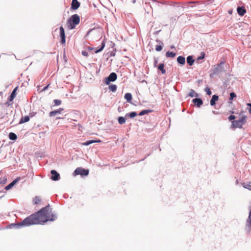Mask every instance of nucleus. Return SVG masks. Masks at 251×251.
Returning <instances> with one entry per match:
<instances>
[{
    "mask_svg": "<svg viewBox=\"0 0 251 251\" xmlns=\"http://www.w3.org/2000/svg\"><path fill=\"white\" fill-rule=\"evenodd\" d=\"M56 216L52 212L49 205L45 206L34 214H32L25 219L22 222L11 226L16 228L23 226H27L32 225L43 224L48 221H53L56 219Z\"/></svg>",
    "mask_w": 251,
    "mask_h": 251,
    "instance_id": "nucleus-1",
    "label": "nucleus"
},
{
    "mask_svg": "<svg viewBox=\"0 0 251 251\" xmlns=\"http://www.w3.org/2000/svg\"><path fill=\"white\" fill-rule=\"evenodd\" d=\"M80 22V17L78 15L75 14L71 16L67 21V25L70 29H74L76 25Z\"/></svg>",
    "mask_w": 251,
    "mask_h": 251,
    "instance_id": "nucleus-2",
    "label": "nucleus"
},
{
    "mask_svg": "<svg viewBox=\"0 0 251 251\" xmlns=\"http://www.w3.org/2000/svg\"><path fill=\"white\" fill-rule=\"evenodd\" d=\"M159 3L162 5H169L170 6H172L175 8H179V7L181 6V5L183 4H188L190 3V2H187V3H181V2H178V1H174V0H162L160 1H158Z\"/></svg>",
    "mask_w": 251,
    "mask_h": 251,
    "instance_id": "nucleus-3",
    "label": "nucleus"
},
{
    "mask_svg": "<svg viewBox=\"0 0 251 251\" xmlns=\"http://www.w3.org/2000/svg\"><path fill=\"white\" fill-rule=\"evenodd\" d=\"M224 64L225 62L222 61L220 64L213 66L211 69L212 73L210 75V77L224 72L225 71L223 67Z\"/></svg>",
    "mask_w": 251,
    "mask_h": 251,
    "instance_id": "nucleus-4",
    "label": "nucleus"
},
{
    "mask_svg": "<svg viewBox=\"0 0 251 251\" xmlns=\"http://www.w3.org/2000/svg\"><path fill=\"white\" fill-rule=\"evenodd\" d=\"M74 173L75 175L87 176L89 174V170L79 167L75 169Z\"/></svg>",
    "mask_w": 251,
    "mask_h": 251,
    "instance_id": "nucleus-5",
    "label": "nucleus"
},
{
    "mask_svg": "<svg viewBox=\"0 0 251 251\" xmlns=\"http://www.w3.org/2000/svg\"><path fill=\"white\" fill-rule=\"evenodd\" d=\"M117 76L116 73H111L108 77L106 78L105 82L106 84H109L110 81H114L116 80Z\"/></svg>",
    "mask_w": 251,
    "mask_h": 251,
    "instance_id": "nucleus-6",
    "label": "nucleus"
},
{
    "mask_svg": "<svg viewBox=\"0 0 251 251\" xmlns=\"http://www.w3.org/2000/svg\"><path fill=\"white\" fill-rule=\"evenodd\" d=\"M178 2H181V3L190 2V3L188 4H183L181 5L180 7H179V8L184 9V8H185L184 6H186V8H188L189 7L193 8L194 6L193 5H191V4H194V3H199L200 2L198 1H186V2L178 1Z\"/></svg>",
    "mask_w": 251,
    "mask_h": 251,
    "instance_id": "nucleus-7",
    "label": "nucleus"
},
{
    "mask_svg": "<svg viewBox=\"0 0 251 251\" xmlns=\"http://www.w3.org/2000/svg\"><path fill=\"white\" fill-rule=\"evenodd\" d=\"M60 36L61 37V43L64 44L66 42L65 40V33L64 28L62 26L60 27Z\"/></svg>",
    "mask_w": 251,
    "mask_h": 251,
    "instance_id": "nucleus-8",
    "label": "nucleus"
},
{
    "mask_svg": "<svg viewBox=\"0 0 251 251\" xmlns=\"http://www.w3.org/2000/svg\"><path fill=\"white\" fill-rule=\"evenodd\" d=\"M51 174V179L53 180L56 181L59 178V174L55 170H51L50 172Z\"/></svg>",
    "mask_w": 251,
    "mask_h": 251,
    "instance_id": "nucleus-9",
    "label": "nucleus"
},
{
    "mask_svg": "<svg viewBox=\"0 0 251 251\" xmlns=\"http://www.w3.org/2000/svg\"><path fill=\"white\" fill-rule=\"evenodd\" d=\"M80 5V3L77 0H72L71 3V8L73 10L77 9Z\"/></svg>",
    "mask_w": 251,
    "mask_h": 251,
    "instance_id": "nucleus-10",
    "label": "nucleus"
},
{
    "mask_svg": "<svg viewBox=\"0 0 251 251\" xmlns=\"http://www.w3.org/2000/svg\"><path fill=\"white\" fill-rule=\"evenodd\" d=\"M237 11L238 14L241 16H244L246 13V10L245 7L243 6L238 7L237 8Z\"/></svg>",
    "mask_w": 251,
    "mask_h": 251,
    "instance_id": "nucleus-11",
    "label": "nucleus"
},
{
    "mask_svg": "<svg viewBox=\"0 0 251 251\" xmlns=\"http://www.w3.org/2000/svg\"><path fill=\"white\" fill-rule=\"evenodd\" d=\"M242 124L239 120L233 121L232 122V126L233 128H242Z\"/></svg>",
    "mask_w": 251,
    "mask_h": 251,
    "instance_id": "nucleus-12",
    "label": "nucleus"
},
{
    "mask_svg": "<svg viewBox=\"0 0 251 251\" xmlns=\"http://www.w3.org/2000/svg\"><path fill=\"white\" fill-rule=\"evenodd\" d=\"M18 89V87H16L14 89L10 96L9 97V98L8 99L9 101H12L14 100V99L15 98V97L16 96V94H17L16 92H17Z\"/></svg>",
    "mask_w": 251,
    "mask_h": 251,
    "instance_id": "nucleus-13",
    "label": "nucleus"
},
{
    "mask_svg": "<svg viewBox=\"0 0 251 251\" xmlns=\"http://www.w3.org/2000/svg\"><path fill=\"white\" fill-rule=\"evenodd\" d=\"M63 110V108H60L57 110L52 111L50 112L49 116L50 117H52L55 116V115L57 114H60L61 113V112Z\"/></svg>",
    "mask_w": 251,
    "mask_h": 251,
    "instance_id": "nucleus-14",
    "label": "nucleus"
},
{
    "mask_svg": "<svg viewBox=\"0 0 251 251\" xmlns=\"http://www.w3.org/2000/svg\"><path fill=\"white\" fill-rule=\"evenodd\" d=\"M101 142V141L100 140H89L84 143H82V145H84V146H88L93 143H100Z\"/></svg>",
    "mask_w": 251,
    "mask_h": 251,
    "instance_id": "nucleus-15",
    "label": "nucleus"
},
{
    "mask_svg": "<svg viewBox=\"0 0 251 251\" xmlns=\"http://www.w3.org/2000/svg\"><path fill=\"white\" fill-rule=\"evenodd\" d=\"M193 101L198 107H200L203 103L202 100L198 98L193 99Z\"/></svg>",
    "mask_w": 251,
    "mask_h": 251,
    "instance_id": "nucleus-16",
    "label": "nucleus"
},
{
    "mask_svg": "<svg viewBox=\"0 0 251 251\" xmlns=\"http://www.w3.org/2000/svg\"><path fill=\"white\" fill-rule=\"evenodd\" d=\"M177 61L181 65H183L185 63V58L182 56H179L177 58Z\"/></svg>",
    "mask_w": 251,
    "mask_h": 251,
    "instance_id": "nucleus-17",
    "label": "nucleus"
},
{
    "mask_svg": "<svg viewBox=\"0 0 251 251\" xmlns=\"http://www.w3.org/2000/svg\"><path fill=\"white\" fill-rule=\"evenodd\" d=\"M219 97L218 96L214 95L212 97V99L210 100V104L213 106L215 104V102L218 100Z\"/></svg>",
    "mask_w": 251,
    "mask_h": 251,
    "instance_id": "nucleus-18",
    "label": "nucleus"
},
{
    "mask_svg": "<svg viewBox=\"0 0 251 251\" xmlns=\"http://www.w3.org/2000/svg\"><path fill=\"white\" fill-rule=\"evenodd\" d=\"M18 180H19V179H15L12 182H11L9 184L7 185L5 187V189L7 190L11 189L18 181Z\"/></svg>",
    "mask_w": 251,
    "mask_h": 251,
    "instance_id": "nucleus-19",
    "label": "nucleus"
},
{
    "mask_svg": "<svg viewBox=\"0 0 251 251\" xmlns=\"http://www.w3.org/2000/svg\"><path fill=\"white\" fill-rule=\"evenodd\" d=\"M194 61L195 60L193 58L192 56H188L187 57V62L190 66H192L193 64Z\"/></svg>",
    "mask_w": 251,
    "mask_h": 251,
    "instance_id": "nucleus-20",
    "label": "nucleus"
},
{
    "mask_svg": "<svg viewBox=\"0 0 251 251\" xmlns=\"http://www.w3.org/2000/svg\"><path fill=\"white\" fill-rule=\"evenodd\" d=\"M125 98L127 102H130L132 99V95L129 93H127L125 95Z\"/></svg>",
    "mask_w": 251,
    "mask_h": 251,
    "instance_id": "nucleus-21",
    "label": "nucleus"
},
{
    "mask_svg": "<svg viewBox=\"0 0 251 251\" xmlns=\"http://www.w3.org/2000/svg\"><path fill=\"white\" fill-rule=\"evenodd\" d=\"M29 117L28 116H25L24 117H22L19 123L23 124V123H24L29 121Z\"/></svg>",
    "mask_w": 251,
    "mask_h": 251,
    "instance_id": "nucleus-22",
    "label": "nucleus"
},
{
    "mask_svg": "<svg viewBox=\"0 0 251 251\" xmlns=\"http://www.w3.org/2000/svg\"><path fill=\"white\" fill-rule=\"evenodd\" d=\"M176 54L173 52L168 51L166 53V56L167 57L174 58L176 56Z\"/></svg>",
    "mask_w": 251,
    "mask_h": 251,
    "instance_id": "nucleus-23",
    "label": "nucleus"
},
{
    "mask_svg": "<svg viewBox=\"0 0 251 251\" xmlns=\"http://www.w3.org/2000/svg\"><path fill=\"white\" fill-rule=\"evenodd\" d=\"M158 69L161 71L162 74L166 73V71L164 69V65L163 63L160 64L158 66Z\"/></svg>",
    "mask_w": 251,
    "mask_h": 251,
    "instance_id": "nucleus-24",
    "label": "nucleus"
},
{
    "mask_svg": "<svg viewBox=\"0 0 251 251\" xmlns=\"http://www.w3.org/2000/svg\"><path fill=\"white\" fill-rule=\"evenodd\" d=\"M9 138L11 140H15L17 138V135L13 132H10L9 134Z\"/></svg>",
    "mask_w": 251,
    "mask_h": 251,
    "instance_id": "nucleus-25",
    "label": "nucleus"
},
{
    "mask_svg": "<svg viewBox=\"0 0 251 251\" xmlns=\"http://www.w3.org/2000/svg\"><path fill=\"white\" fill-rule=\"evenodd\" d=\"M246 226L249 228V231L251 230V217L250 215L247 222Z\"/></svg>",
    "mask_w": 251,
    "mask_h": 251,
    "instance_id": "nucleus-26",
    "label": "nucleus"
},
{
    "mask_svg": "<svg viewBox=\"0 0 251 251\" xmlns=\"http://www.w3.org/2000/svg\"><path fill=\"white\" fill-rule=\"evenodd\" d=\"M159 42H160V45H156L155 46V50L157 51H160L162 50V46L163 45V43L161 41H159Z\"/></svg>",
    "mask_w": 251,
    "mask_h": 251,
    "instance_id": "nucleus-27",
    "label": "nucleus"
},
{
    "mask_svg": "<svg viewBox=\"0 0 251 251\" xmlns=\"http://www.w3.org/2000/svg\"><path fill=\"white\" fill-rule=\"evenodd\" d=\"M242 186L244 188L251 191V182H250L248 183H243L242 184Z\"/></svg>",
    "mask_w": 251,
    "mask_h": 251,
    "instance_id": "nucleus-28",
    "label": "nucleus"
},
{
    "mask_svg": "<svg viewBox=\"0 0 251 251\" xmlns=\"http://www.w3.org/2000/svg\"><path fill=\"white\" fill-rule=\"evenodd\" d=\"M189 96L191 97H198V94L194 90L191 89L190 90V92L189 93Z\"/></svg>",
    "mask_w": 251,
    "mask_h": 251,
    "instance_id": "nucleus-29",
    "label": "nucleus"
},
{
    "mask_svg": "<svg viewBox=\"0 0 251 251\" xmlns=\"http://www.w3.org/2000/svg\"><path fill=\"white\" fill-rule=\"evenodd\" d=\"M152 110H144L140 112L139 114V116H143L145 114H148L149 113L151 112Z\"/></svg>",
    "mask_w": 251,
    "mask_h": 251,
    "instance_id": "nucleus-30",
    "label": "nucleus"
},
{
    "mask_svg": "<svg viewBox=\"0 0 251 251\" xmlns=\"http://www.w3.org/2000/svg\"><path fill=\"white\" fill-rule=\"evenodd\" d=\"M41 201V199H40V198L39 197H35L34 198H33V202L34 203V204H38Z\"/></svg>",
    "mask_w": 251,
    "mask_h": 251,
    "instance_id": "nucleus-31",
    "label": "nucleus"
},
{
    "mask_svg": "<svg viewBox=\"0 0 251 251\" xmlns=\"http://www.w3.org/2000/svg\"><path fill=\"white\" fill-rule=\"evenodd\" d=\"M118 122L121 125L124 124L126 123V119L123 117H120L118 118Z\"/></svg>",
    "mask_w": 251,
    "mask_h": 251,
    "instance_id": "nucleus-32",
    "label": "nucleus"
},
{
    "mask_svg": "<svg viewBox=\"0 0 251 251\" xmlns=\"http://www.w3.org/2000/svg\"><path fill=\"white\" fill-rule=\"evenodd\" d=\"M109 89L110 91L112 92H115L117 90V86L116 85L113 84L110 85L109 86Z\"/></svg>",
    "mask_w": 251,
    "mask_h": 251,
    "instance_id": "nucleus-33",
    "label": "nucleus"
},
{
    "mask_svg": "<svg viewBox=\"0 0 251 251\" xmlns=\"http://www.w3.org/2000/svg\"><path fill=\"white\" fill-rule=\"evenodd\" d=\"M137 115V114L136 112H132L129 114H127L126 115V116H128L129 117H130V118H134L135 117V116H136Z\"/></svg>",
    "mask_w": 251,
    "mask_h": 251,
    "instance_id": "nucleus-34",
    "label": "nucleus"
},
{
    "mask_svg": "<svg viewBox=\"0 0 251 251\" xmlns=\"http://www.w3.org/2000/svg\"><path fill=\"white\" fill-rule=\"evenodd\" d=\"M246 117L245 116H242V118L239 120V121L241 122V124L243 125L246 123Z\"/></svg>",
    "mask_w": 251,
    "mask_h": 251,
    "instance_id": "nucleus-35",
    "label": "nucleus"
},
{
    "mask_svg": "<svg viewBox=\"0 0 251 251\" xmlns=\"http://www.w3.org/2000/svg\"><path fill=\"white\" fill-rule=\"evenodd\" d=\"M53 102L54 103V105H59L61 104L62 101L59 100H54Z\"/></svg>",
    "mask_w": 251,
    "mask_h": 251,
    "instance_id": "nucleus-36",
    "label": "nucleus"
},
{
    "mask_svg": "<svg viewBox=\"0 0 251 251\" xmlns=\"http://www.w3.org/2000/svg\"><path fill=\"white\" fill-rule=\"evenodd\" d=\"M104 46H105L104 43H102V44H101V47L100 49L96 50L95 51V53H98V52L101 51L103 50V49L104 48Z\"/></svg>",
    "mask_w": 251,
    "mask_h": 251,
    "instance_id": "nucleus-37",
    "label": "nucleus"
},
{
    "mask_svg": "<svg viewBox=\"0 0 251 251\" xmlns=\"http://www.w3.org/2000/svg\"><path fill=\"white\" fill-rule=\"evenodd\" d=\"M236 97V94L234 92H231L230 93V98L229 99L230 100H232L233 99V98H235Z\"/></svg>",
    "mask_w": 251,
    "mask_h": 251,
    "instance_id": "nucleus-38",
    "label": "nucleus"
},
{
    "mask_svg": "<svg viewBox=\"0 0 251 251\" xmlns=\"http://www.w3.org/2000/svg\"><path fill=\"white\" fill-rule=\"evenodd\" d=\"M205 91L208 95H210L211 94V91L209 88H206L205 89Z\"/></svg>",
    "mask_w": 251,
    "mask_h": 251,
    "instance_id": "nucleus-39",
    "label": "nucleus"
},
{
    "mask_svg": "<svg viewBox=\"0 0 251 251\" xmlns=\"http://www.w3.org/2000/svg\"><path fill=\"white\" fill-rule=\"evenodd\" d=\"M82 54L84 56H88V53L87 51L85 50H83L82 51Z\"/></svg>",
    "mask_w": 251,
    "mask_h": 251,
    "instance_id": "nucleus-40",
    "label": "nucleus"
},
{
    "mask_svg": "<svg viewBox=\"0 0 251 251\" xmlns=\"http://www.w3.org/2000/svg\"><path fill=\"white\" fill-rule=\"evenodd\" d=\"M235 119V116H234V115H230L229 117H228V120H234Z\"/></svg>",
    "mask_w": 251,
    "mask_h": 251,
    "instance_id": "nucleus-41",
    "label": "nucleus"
},
{
    "mask_svg": "<svg viewBox=\"0 0 251 251\" xmlns=\"http://www.w3.org/2000/svg\"><path fill=\"white\" fill-rule=\"evenodd\" d=\"M49 86H50V84H48V85L47 86H46V87H44V88L42 90L41 92L44 91H45L46 90H47V89L48 88V87H49Z\"/></svg>",
    "mask_w": 251,
    "mask_h": 251,
    "instance_id": "nucleus-42",
    "label": "nucleus"
},
{
    "mask_svg": "<svg viewBox=\"0 0 251 251\" xmlns=\"http://www.w3.org/2000/svg\"><path fill=\"white\" fill-rule=\"evenodd\" d=\"M136 0H132V3L134 4L136 3Z\"/></svg>",
    "mask_w": 251,
    "mask_h": 251,
    "instance_id": "nucleus-43",
    "label": "nucleus"
},
{
    "mask_svg": "<svg viewBox=\"0 0 251 251\" xmlns=\"http://www.w3.org/2000/svg\"><path fill=\"white\" fill-rule=\"evenodd\" d=\"M228 13H229V14H231L232 13V11L231 10H229L228 11Z\"/></svg>",
    "mask_w": 251,
    "mask_h": 251,
    "instance_id": "nucleus-44",
    "label": "nucleus"
},
{
    "mask_svg": "<svg viewBox=\"0 0 251 251\" xmlns=\"http://www.w3.org/2000/svg\"><path fill=\"white\" fill-rule=\"evenodd\" d=\"M247 105L249 106L250 107H251V103H248Z\"/></svg>",
    "mask_w": 251,
    "mask_h": 251,
    "instance_id": "nucleus-45",
    "label": "nucleus"
},
{
    "mask_svg": "<svg viewBox=\"0 0 251 251\" xmlns=\"http://www.w3.org/2000/svg\"><path fill=\"white\" fill-rule=\"evenodd\" d=\"M157 63V60H155V64H154V65H155V66H156V65Z\"/></svg>",
    "mask_w": 251,
    "mask_h": 251,
    "instance_id": "nucleus-46",
    "label": "nucleus"
},
{
    "mask_svg": "<svg viewBox=\"0 0 251 251\" xmlns=\"http://www.w3.org/2000/svg\"><path fill=\"white\" fill-rule=\"evenodd\" d=\"M249 111L250 113H251V107H250V108L249 109Z\"/></svg>",
    "mask_w": 251,
    "mask_h": 251,
    "instance_id": "nucleus-47",
    "label": "nucleus"
},
{
    "mask_svg": "<svg viewBox=\"0 0 251 251\" xmlns=\"http://www.w3.org/2000/svg\"><path fill=\"white\" fill-rule=\"evenodd\" d=\"M204 58V55L202 56H201L199 58L201 59V58Z\"/></svg>",
    "mask_w": 251,
    "mask_h": 251,
    "instance_id": "nucleus-48",
    "label": "nucleus"
},
{
    "mask_svg": "<svg viewBox=\"0 0 251 251\" xmlns=\"http://www.w3.org/2000/svg\"><path fill=\"white\" fill-rule=\"evenodd\" d=\"M171 49H174V48H175V46H172L171 47Z\"/></svg>",
    "mask_w": 251,
    "mask_h": 251,
    "instance_id": "nucleus-49",
    "label": "nucleus"
},
{
    "mask_svg": "<svg viewBox=\"0 0 251 251\" xmlns=\"http://www.w3.org/2000/svg\"><path fill=\"white\" fill-rule=\"evenodd\" d=\"M151 0L154 1V2H158V1H157L156 0Z\"/></svg>",
    "mask_w": 251,
    "mask_h": 251,
    "instance_id": "nucleus-50",
    "label": "nucleus"
},
{
    "mask_svg": "<svg viewBox=\"0 0 251 251\" xmlns=\"http://www.w3.org/2000/svg\"><path fill=\"white\" fill-rule=\"evenodd\" d=\"M89 49H90V50H92V48H89Z\"/></svg>",
    "mask_w": 251,
    "mask_h": 251,
    "instance_id": "nucleus-51",
    "label": "nucleus"
},
{
    "mask_svg": "<svg viewBox=\"0 0 251 251\" xmlns=\"http://www.w3.org/2000/svg\"><path fill=\"white\" fill-rule=\"evenodd\" d=\"M57 119H62V118L60 117H58V118H57Z\"/></svg>",
    "mask_w": 251,
    "mask_h": 251,
    "instance_id": "nucleus-52",
    "label": "nucleus"
}]
</instances>
